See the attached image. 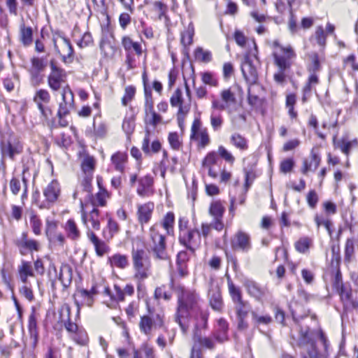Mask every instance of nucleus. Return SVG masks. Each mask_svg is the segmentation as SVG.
<instances>
[{
    "mask_svg": "<svg viewBox=\"0 0 358 358\" xmlns=\"http://www.w3.org/2000/svg\"><path fill=\"white\" fill-rule=\"evenodd\" d=\"M143 83L144 87V122L145 124V136L143 139L142 150L145 154H149L150 151L153 153H157V139L153 140L150 148V130L149 126H152L154 128L157 127V112L154 109V99L152 95V89L157 91V79L152 82V85H150L149 79L147 72L145 71L142 75Z\"/></svg>",
    "mask_w": 358,
    "mask_h": 358,
    "instance_id": "nucleus-1",
    "label": "nucleus"
},
{
    "mask_svg": "<svg viewBox=\"0 0 358 358\" xmlns=\"http://www.w3.org/2000/svg\"><path fill=\"white\" fill-rule=\"evenodd\" d=\"M319 342L322 345V349L318 347L315 341V334L310 331L308 328L301 329L298 345L301 348L309 358H326L328 348L327 339L323 333L320 331L317 334Z\"/></svg>",
    "mask_w": 358,
    "mask_h": 358,
    "instance_id": "nucleus-2",
    "label": "nucleus"
},
{
    "mask_svg": "<svg viewBox=\"0 0 358 358\" xmlns=\"http://www.w3.org/2000/svg\"><path fill=\"white\" fill-rule=\"evenodd\" d=\"M275 46H278L279 52H274L273 55L274 64L277 67V71L273 75L274 80L278 84H283L288 77L292 64V60L296 57V54L290 45L283 47L278 42H274Z\"/></svg>",
    "mask_w": 358,
    "mask_h": 358,
    "instance_id": "nucleus-3",
    "label": "nucleus"
},
{
    "mask_svg": "<svg viewBox=\"0 0 358 358\" xmlns=\"http://www.w3.org/2000/svg\"><path fill=\"white\" fill-rule=\"evenodd\" d=\"M0 150L2 158L8 157L14 160L15 155L23 152V144L19 138L8 129L6 136L0 141Z\"/></svg>",
    "mask_w": 358,
    "mask_h": 358,
    "instance_id": "nucleus-4",
    "label": "nucleus"
},
{
    "mask_svg": "<svg viewBox=\"0 0 358 358\" xmlns=\"http://www.w3.org/2000/svg\"><path fill=\"white\" fill-rule=\"evenodd\" d=\"M131 258L134 268L136 271L135 277L141 280L148 278L146 272L148 257L143 243H138L136 248H132Z\"/></svg>",
    "mask_w": 358,
    "mask_h": 358,
    "instance_id": "nucleus-5",
    "label": "nucleus"
},
{
    "mask_svg": "<svg viewBox=\"0 0 358 358\" xmlns=\"http://www.w3.org/2000/svg\"><path fill=\"white\" fill-rule=\"evenodd\" d=\"M50 67L51 72L48 76V85L52 91L57 92L61 89L62 83L66 77V73L64 69L57 66L55 59H50Z\"/></svg>",
    "mask_w": 358,
    "mask_h": 358,
    "instance_id": "nucleus-6",
    "label": "nucleus"
},
{
    "mask_svg": "<svg viewBox=\"0 0 358 358\" xmlns=\"http://www.w3.org/2000/svg\"><path fill=\"white\" fill-rule=\"evenodd\" d=\"M198 296L194 292L183 290L181 291V294L178 296V308L177 320L181 328L184 329L182 324L180 317H183V313H186L188 308H192L197 302Z\"/></svg>",
    "mask_w": 358,
    "mask_h": 358,
    "instance_id": "nucleus-7",
    "label": "nucleus"
},
{
    "mask_svg": "<svg viewBox=\"0 0 358 358\" xmlns=\"http://www.w3.org/2000/svg\"><path fill=\"white\" fill-rule=\"evenodd\" d=\"M190 138L197 142L199 148H204L210 143V138L206 128L202 127L199 119L194 120L191 127Z\"/></svg>",
    "mask_w": 358,
    "mask_h": 358,
    "instance_id": "nucleus-8",
    "label": "nucleus"
},
{
    "mask_svg": "<svg viewBox=\"0 0 358 358\" xmlns=\"http://www.w3.org/2000/svg\"><path fill=\"white\" fill-rule=\"evenodd\" d=\"M333 287L340 295L343 303L351 301L352 289L349 284L343 282L342 274L340 270H337L333 282Z\"/></svg>",
    "mask_w": 358,
    "mask_h": 358,
    "instance_id": "nucleus-9",
    "label": "nucleus"
},
{
    "mask_svg": "<svg viewBox=\"0 0 358 358\" xmlns=\"http://www.w3.org/2000/svg\"><path fill=\"white\" fill-rule=\"evenodd\" d=\"M231 245L234 250L248 252L252 248L250 236L245 232L239 231L231 238Z\"/></svg>",
    "mask_w": 358,
    "mask_h": 358,
    "instance_id": "nucleus-10",
    "label": "nucleus"
},
{
    "mask_svg": "<svg viewBox=\"0 0 358 358\" xmlns=\"http://www.w3.org/2000/svg\"><path fill=\"white\" fill-rule=\"evenodd\" d=\"M208 300L211 308L216 311L220 312L223 308V300L220 289L217 283L213 280L209 282Z\"/></svg>",
    "mask_w": 358,
    "mask_h": 358,
    "instance_id": "nucleus-11",
    "label": "nucleus"
},
{
    "mask_svg": "<svg viewBox=\"0 0 358 358\" xmlns=\"http://www.w3.org/2000/svg\"><path fill=\"white\" fill-rule=\"evenodd\" d=\"M224 211L225 208L220 201H214L210 204L209 214L213 217L212 226L217 231H221L224 228L222 219Z\"/></svg>",
    "mask_w": 358,
    "mask_h": 358,
    "instance_id": "nucleus-12",
    "label": "nucleus"
},
{
    "mask_svg": "<svg viewBox=\"0 0 358 358\" xmlns=\"http://www.w3.org/2000/svg\"><path fill=\"white\" fill-rule=\"evenodd\" d=\"M220 96L222 102L217 99L212 100V108L214 110H227L231 104L236 102L235 94L231 89H226L221 92Z\"/></svg>",
    "mask_w": 358,
    "mask_h": 358,
    "instance_id": "nucleus-13",
    "label": "nucleus"
},
{
    "mask_svg": "<svg viewBox=\"0 0 358 358\" xmlns=\"http://www.w3.org/2000/svg\"><path fill=\"white\" fill-rule=\"evenodd\" d=\"M241 71L249 85H255L257 83L258 73L248 55L244 57V61L241 65Z\"/></svg>",
    "mask_w": 358,
    "mask_h": 358,
    "instance_id": "nucleus-14",
    "label": "nucleus"
},
{
    "mask_svg": "<svg viewBox=\"0 0 358 358\" xmlns=\"http://www.w3.org/2000/svg\"><path fill=\"white\" fill-rule=\"evenodd\" d=\"M200 236V232L198 230H187L180 233L179 241L191 253H194L195 248L197 243L194 240V236Z\"/></svg>",
    "mask_w": 358,
    "mask_h": 358,
    "instance_id": "nucleus-15",
    "label": "nucleus"
},
{
    "mask_svg": "<svg viewBox=\"0 0 358 358\" xmlns=\"http://www.w3.org/2000/svg\"><path fill=\"white\" fill-rule=\"evenodd\" d=\"M28 331L30 336V338L33 341V347L35 348L38 342L39 333L38 329L37 320L36 317V308L34 306L31 307V312L29 316Z\"/></svg>",
    "mask_w": 358,
    "mask_h": 358,
    "instance_id": "nucleus-16",
    "label": "nucleus"
},
{
    "mask_svg": "<svg viewBox=\"0 0 358 358\" xmlns=\"http://www.w3.org/2000/svg\"><path fill=\"white\" fill-rule=\"evenodd\" d=\"M138 182L139 186L137 189V192L139 195L148 196L154 194V179L152 176L147 175L141 178Z\"/></svg>",
    "mask_w": 358,
    "mask_h": 358,
    "instance_id": "nucleus-17",
    "label": "nucleus"
},
{
    "mask_svg": "<svg viewBox=\"0 0 358 358\" xmlns=\"http://www.w3.org/2000/svg\"><path fill=\"white\" fill-rule=\"evenodd\" d=\"M60 194L59 184L56 180H52L43 190V195L48 203H53L59 198Z\"/></svg>",
    "mask_w": 358,
    "mask_h": 358,
    "instance_id": "nucleus-18",
    "label": "nucleus"
},
{
    "mask_svg": "<svg viewBox=\"0 0 358 358\" xmlns=\"http://www.w3.org/2000/svg\"><path fill=\"white\" fill-rule=\"evenodd\" d=\"M248 294L259 301L263 300L268 290L264 287H261L254 281H248L245 284Z\"/></svg>",
    "mask_w": 358,
    "mask_h": 358,
    "instance_id": "nucleus-19",
    "label": "nucleus"
},
{
    "mask_svg": "<svg viewBox=\"0 0 358 358\" xmlns=\"http://www.w3.org/2000/svg\"><path fill=\"white\" fill-rule=\"evenodd\" d=\"M15 245L17 247L20 254L23 256L27 255L29 252L40 250L38 242L34 239L23 242H15Z\"/></svg>",
    "mask_w": 358,
    "mask_h": 358,
    "instance_id": "nucleus-20",
    "label": "nucleus"
},
{
    "mask_svg": "<svg viewBox=\"0 0 358 358\" xmlns=\"http://www.w3.org/2000/svg\"><path fill=\"white\" fill-rule=\"evenodd\" d=\"M122 45L126 53L136 54L139 56L142 54L141 43L134 41L129 36H125L122 39Z\"/></svg>",
    "mask_w": 358,
    "mask_h": 358,
    "instance_id": "nucleus-21",
    "label": "nucleus"
},
{
    "mask_svg": "<svg viewBox=\"0 0 358 358\" xmlns=\"http://www.w3.org/2000/svg\"><path fill=\"white\" fill-rule=\"evenodd\" d=\"M229 323L224 318L217 320V329L215 334V339L219 343H223L228 340Z\"/></svg>",
    "mask_w": 358,
    "mask_h": 358,
    "instance_id": "nucleus-22",
    "label": "nucleus"
},
{
    "mask_svg": "<svg viewBox=\"0 0 358 358\" xmlns=\"http://www.w3.org/2000/svg\"><path fill=\"white\" fill-rule=\"evenodd\" d=\"M189 255L187 251H180L177 255V270L181 277L188 274L187 263L189 261Z\"/></svg>",
    "mask_w": 358,
    "mask_h": 358,
    "instance_id": "nucleus-23",
    "label": "nucleus"
},
{
    "mask_svg": "<svg viewBox=\"0 0 358 358\" xmlns=\"http://www.w3.org/2000/svg\"><path fill=\"white\" fill-rule=\"evenodd\" d=\"M310 155L311 159L310 162L308 159L303 161L301 169L303 174H306L308 171H315L320 164L321 159L313 150L311 151Z\"/></svg>",
    "mask_w": 358,
    "mask_h": 358,
    "instance_id": "nucleus-24",
    "label": "nucleus"
},
{
    "mask_svg": "<svg viewBox=\"0 0 358 358\" xmlns=\"http://www.w3.org/2000/svg\"><path fill=\"white\" fill-rule=\"evenodd\" d=\"M252 322L256 327L268 326L273 322L272 317L268 314H261L257 310L251 312Z\"/></svg>",
    "mask_w": 358,
    "mask_h": 358,
    "instance_id": "nucleus-25",
    "label": "nucleus"
},
{
    "mask_svg": "<svg viewBox=\"0 0 358 358\" xmlns=\"http://www.w3.org/2000/svg\"><path fill=\"white\" fill-rule=\"evenodd\" d=\"M154 204H145L138 208V215L141 223H147L151 218Z\"/></svg>",
    "mask_w": 358,
    "mask_h": 358,
    "instance_id": "nucleus-26",
    "label": "nucleus"
},
{
    "mask_svg": "<svg viewBox=\"0 0 358 358\" xmlns=\"http://www.w3.org/2000/svg\"><path fill=\"white\" fill-rule=\"evenodd\" d=\"M20 41L24 46H29L33 42V29L26 27L24 24L20 25Z\"/></svg>",
    "mask_w": 358,
    "mask_h": 358,
    "instance_id": "nucleus-27",
    "label": "nucleus"
},
{
    "mask_svg": "<svg viewBox=\"0 0 358 358\" xmlns=\"http://www.w3.org/2000/svg\"><path fill=\"white\" fill-rule=\"evenodd\" d=\"M108 261L111 266H115L120 268H125L129 265L127 257L120 253L109 257Z\"/></svg>",
    "mask_w": 358,
    "mask_h": 358,
    "instance_id": "nucleus-28",
    "label": "nucleus"
},
{
    "mask_svg": "<svg viewBox=\"0 0 358 358\" xmlns=\"http://www.w3.org/2000/svg\"><path fill=\"white\" fill-rule=\"evenodd\" d=\"M230 143L240 150H245L248 148L247 139L238 133H234L230 136Z\"/></svg>",
    "mask_w": 358,
    "mask_h": 358,
    "instance_id": "nucleus-29",
    "label": "nucleus"
},
{
    "mask_svg": "<svg viewBox=\"0 0 358 358\" xmlns=\"http://www.w3.org/2000/svg\"><path fill=\"white\" fill-rule=\"evenodd\" d=\"M65 230L67 234V236L72 240H77L80 236V231L78 230L76 223L73 219L67 220L65 226Z\"/></svg>",
    "mask_w": 358,
    "mask_h": 358,
    "instance_id": "nucleus-30",
    "label": "nucleus"
},
{
    "mask_svg": "<svg viewBox=\"0 0 358 358\" xmlns=\"http://www.w3.org/2000/svg\"><path fill=\"white\" fill-rule=\"evenodd\" d=\"M73 107L74 100L71 102V101H69L68 99H64V98H62V101L59 104V108L57 114V117L62 120L69 113L70 110Z\"/></svg>",
    "mask_w": 358,
    "mask_h": 358,
    "instance_id": "nucleus-31",
    "label": "nucleus"
},
{
    "mask_svg": "<svg viewBox=\"0 0 358 358\" xmlns=\"http://www.w3.org/2000/svg\"><path fill=\"white\" fill-rule=\"evenodd\" d=\"M153 325L154 320L150 316L143 315L141 317L139 328L141 332L146 335H149L151 333Z\"/></svg>",
    "mask_w": 358,
    "mask_h": 358,
    "instance_id": "nucleus-32",
    "label": "nucleus"
},
{
    "mask_svg": "<svg viewBox=\"0 0 358 358\" xmlns=\"http://www.w3.org/2000/svg\"><path fill=\"white\" fill-rule=\"evenodd\" d=\"M318 77L316 73H310L308 83L303 88V95L302 100L303 102L306 101L307 97L310 95L311 90L318 83Z\"/></svg>",
    "mask_w": 358,
    "mask_h": 358,
    "instance_id": "nucleus-33",
    "label": "nucleus"
},
{
    "mask_svg": "<svg viewBox=\"0 0 358 358\" xmlns=\"http://www.w3.org/2000/svg\"><path fill=\"white\" fill-rule=\"evenodd\" d=\"M194 55L195 59L201 62L208 63L212 60L211 52L201 47H197L195 49Z\"/></svg>",
    "mask_w": 358,
    "mask_h": 358,
    "instance_id": "nucleus-34",
    "label": "nucleus"
},
{
    "mask_svg": "<svg viewBox=\"0 0 358 358\" xmlns=\"http://www.w3.org/2000/svg\"><path fill=\"white\" fill-rule=\"evenodd\" d=\"M194 34V27L189 24L187 29L181 33L180 43L185 48L192 43Z\"/></svg>",
    "mask_w": 358,
    "mask_h": 358,
    "instance_id": "nucleus-35",
    "label": "nucleus"
},
{
    "mask_svg": "<svg viewBox=\"0 0 358 358\" xmlns=\"http://www.w3.org/2000/svg\"><path fill=\"white\" fill-rule=\"evenodd\" d=\"M355 258V240L349 238L346 240L345 245V261L347 262H352Z\"/></svg>",
    "mask_w": 358,
    "mask_h": 358,
    "instance_id": "nucleus-36",
    "label": "nucleus"
},
{
    "mask_svg": "<svg viewBox=\"0 0 358 358\" xmlns=\"http://www.w3.org/2000/svg\"><path fill=\"white\" fill-rule=\"evenodd\" d=\"M127 159V156L120 152L113 154L111 156V162L115 165V169L121 173L124 171V162Z\"/></svg>",
    "mask_w": 358,
    "mask_h": 358,
    "instance_id": "nucleus-37",
    "label": "nucleus"
},
{
    "mask_svg": "<svg viewBox=\"0 0 358 358\" xmlns=\"http://www.w3.org/2000/svg\"><path fill=\"white\" fill-rule=\"evenodd\" d=\"M194 345H196L199 349V348L197 346V344H199V346L204 347L209 350H213L215 348L214 341L208 337H201V336L195 334L194 336Z\"/></svg>",
    "mask_w": 358,
    "mask_h": 358,
    "instance_id": "nucleus-38",
    "label": "nucleus"
},
{
    "mask_svg": "<svg viewBox=\"0 0 358 358\" xmlns=\"http://www.w3.org/2000/svg\"><path fill=\"white\" fill-rule=\"evenodd\" d=\"M229 292L234 304L244 301L242 299V294L240 289L234 285V284L228 282Z\"/></svg>",
    "mask_w": 358,
    "mask_h": 358,
    "instance_id": "nucleus-39",
    "label": "nucleus"
},
{
    "mask_svg": "<svg viewBox=\"0 0 358 358\" xmlns=\"http://www.w3.org/2000/svg\"><path fill=\"white\" fill-rule=\"evenodd\" d=\"M95 169V159L92 156H86L81 164V169L86 174L92 173Z\"/></svg>",
    "mask_w": 358,
    "mask_h": 358,
    "instance_id": "nucleus-40",
    "label": "nucleus"
},
{
    "mask_svg": "<svg viewBox=\"0 0 358 358\" xmlns=\"http://www.w3.org/2000/svg\"><path fill=\"white\" fill-rule=\"evenodd\" d=\"M357 141L355 140L353 141H346L343 139L341 141H338L336 142L334 141V145L336 148H339L344 154L347 156L349 155L350 151L353 145H357Z\"/></svg>",
    "mask_w": 358,
    "mask_h": 358,
    "instance_id": "nucleus-41",
    "label": "nucleus"
},
{
    "mask_svg": "<svg viewBox=\"0 0 358 358\" xmlns=\"http://www.w3.org/2000/svg\"><path fill=\"white\" fill-rule=\"evenodd\" d=\"M236 317H247L250 310V306L247 301H242L234 304Z\"/></svg>",
    "mask_w": 358,
    "mask_h": 358,
    "instance_id": "nucleus-42",
    "label": "nucleus"
},
{
    "mask_svg": "<svg viewBox=\"0 0 358 358\" xmlns=\"http://www.w3.org/2000/svg\"><path fill=\"white\" fill-rule=\"evenodd\" d=\"M45 224H46V226H45L46 236L50 242H54L56 230L57 228V223L55 221H51V220H47Z\"/></svg>",
    "mask_w": 358,
    "mask_h": 358,
    "instance_id": "nucleus-43",
    "label": "nucleus"
},
{
    "mask_svg": "<svg viewBox=\"0 0 358 358\" xmlns=\"http://www.w3.org/2000/svg\"><path fill=\"white\" fill-rule=\"evenodd\" d=\"M107 194H103L101 192H97L94 196L93 194H90L89 199L92 206H101L103 207L106 205L107 202L106 197Z\"/></svg>",
    "mask_w": 358,
    "mask_h": 358,
    "instance_id": "nucleus-44",
    "label": "nucleus"
},
{
    "mask_svg": "<svg viewBox=\"0 0 358 358\" xmlns=\"http://www.w3.org/2000/svg\"><path fill=\"white\" fill-rule=\"evenodd\" d=\"M315 222L317 224V228L319 229L321 226H323L327 231H328V234L330 236L332 235V230L331 227L333 225L331 220L329 219L324 218L322 216L316 215L315 217Z\"/></svg>",
    "mask_w": 358,
    "mask_h": 358,
    "instance_id": "nucleus-45",
    "label": "nucleus"
},
{
    "mask_svg": "<svg viewBox=\"0 0 358 358\" xmlns=\"http://www.w3.org/2000/svg\"><path fill=\"white\" fill-rule=\"evenodd\" d=\"M67 320L64 322V326L69 333L76 334L78 331V326L76 323L73 322L71 320V308L69 306H66Z\"/></svg>",
    "mask_w": 358,
    "mask_h": 358,
    "instance_id": "nucleus-46",
    "label": "nucleus"
},
{
    "mask_svg": "<svg viewBox=\"0 0 358 358\" xmlns=\"http://www.w3.org/2000/svg\"><path fill=\"white\" fill-rule=\"evenodd\" d=\"M202 82L211 87H217L218 80L215 75L209 71L203 72L201 73Z\"/></svg>",
    "mask_w": 358,
    "mask_h": 358,
    "instance_id": "nucleus-47",
    "label": "nucleus"
},
{
    "mask_svg": "<svg viewBox=\"0 0 358 358\" xmlns=\"http://www.w3.org/2000/svg\"><path fill=\"white\" fill-rule=\"evenodd\" d=\"M31 66L34 69L32 71L42 72L47 66L45 58L34 57L31 59Z\"/></svg>",
    "mask_w": 358,
    "mask_h": 358,
    "instance_id": "nucleus-48",
    "label": "nucleus"
},
{
    "mask_svg": "<svg viewBox=\"0 0 358 358\" xmlns=\"http://www.w3.org/2000/svg\"><path fill=\"white\" fill-rule=\"evenodd\" d=\"M174 220V214L172 212H169L166 213L162 222V226L166 230L167 234H169L173 231Z\"/></svg>",
    "mask_w": 358,
    "mask_h": 358,
    "instance_id": "nucleus-49",
    "label": "nucleus"
},
{
    "mask_svg": "<svg viewBox=\"0 0 358 358\" xmlns=\"http://www.w3.org/2000/svg\"><path fill=\"white\" fill-rule=\"evenodd\" d=\"M219 157L215 151L208 152L205 158L202 161L203 167L212 166L213 164H216Z\"/></svg>",
    "mask_w": 358,
    "mask_h": 358,
    "instance_id": "nucleus-50",
    "label": "nucleus"
},
{
    "mask_svg": "<svg viewBox=\"0 0 358 358\" xmlns=\"http://www.w3.org/2000/svg\"><path fill=\"white\" fill-rule=\"evenodd\" d=\"M30 224L32 228L33 232L36 235H40L41 233L42 222L37 215L33 213L30 217Z\"/></svg>",
    "mask_w": 358,
    "mask_h": 358,
    "instance_id": "nucleus-51",
    "label": "nucleus"
},
{
    "mask_svg": "<svg viewBox=\"0 0 358 358\" xmlns=\"http://www.w3.org/2000/svg\"><path fill=\"white\" fill-rule=\"evenodd\" d=\"M171 103L173 106H179V113H183L182 107V91L180 89H177L173 95L171 96Z\"/></svg>",
    "mask_w": 358,
    "mask_h": 358,
    "instance_id": "nucleus-52",
    "label": "nucleus"
},
{
    "mask_svg": "<svg viewBox=\"0 0 358 358\" xmlns=\"http://www.w3.org/2000/svg\"><path fill=\"white\" fill-rule=\"evenodd\" d=\"M223 123V120L220 114H216L214 111H212L210 115V124L213 129L216 131L220 129Z\"/></svg>",
    "mask_w": 358,
    "mask_h": 358,
    "instance_id": "nucleus-53",
    "label": "nucleus"
},
{
    "mask_svg": "<svg viewBox=\"0 0 358 358\" xmlns=\"http://www.w3.org/2000/svg\"><path fill=\"white\" fill-rule=\"evenodd\" d=\"M55 143L60 148L67 149L71 145V138L64 133L61 134L60 137L55 138Z\"/></svg>",
    "mask_w": 358,
    "mask_h": 358,
    "instance_id": "nucleus-54",
    "label": "nucleus"
},
{
    "mask_svg": "<svg viewBox=\"0 0 358 358\" xmlns=\"http://www.w3.org/2000/svg\"><path fill=\"white\" fill-rule=\"evenodd\" d=\"M92 173H88L86 174L85 176L83 178L82 181V186L83 188V191L88 193V197L92 194Z\"/></svg>",
    "mask_w": 358,
    "mask_h": 358,
    "instance_id": "nucleus-55",
    "label": "nucleus"
},
{
    "mask_svg": "<svg viewBox=\"0 0 358 358\" xmlns=\"http://www.w3.org/2000/svg\"><path fill=\"white\" fill-rule=\"evenodd\" d=\"M310 241L308 238L299 239L295 244V248L299 252L304 253L309 249Z\"/></svg>",
    "mask_w": 358,
    "mask_h": 358,
    "instance_id": "nucleus-56",
    "label": "nucleus"
},
{
    "mask_svg": "<svg viewBox=\"0 0 358 358\" xmlns=\"http://www.w3.org/2000/svg\"><path fill=\"white\" fill-rule=\"evenodd\" d=\"M218 155L224 159L227 162L233 164L235 161L234 157L228 151L224 146L220 145L218 147Z\"/></svg>",
    "mask_w": 358,
    "mask_h": 358,
    "instance_id": "nucleus-57",
    "label": "nucleus"
},
{
    "mask_svg": "<svg viewBox=\"0 0 358 358\" xmlns=\"http://www.w3.org/2000/svg\"><path fill=\"white\" fill-rule=\"evenodd\" d=\"M165 249V237L160 236L159 241L158 243V259H168L169 255L164 252Z\"/></svg>",
    "mask_w": 358,
    "mask_h": 358,
    "instance_id": "nucleus-58",
    "label": "nucleus"
},
{
    "mask_svg": "<svg viewBox=\"0 0 358 358\" xmlns=\"http://www.w3.org/2000/svg\"><path fill=\"white\" fill-rule=\"evenodd\" d=\"M19 274H26L29 276H34V272L31 268V262L24 260L22 261V265L18 268Z\"/></svg>",
    "mask_w": 358,
    "mask_h": 358,
    "instance_id": "nucleus-59",
    "label": "nucleus"
},
{
    "mask_svg": "<svg viewBox=\"0 0 358 358\" xmlns=\"http://www.w3.org/2000/svg\"><path fill=\"white\" fill-rule=\"evenodd\" d=\"M93 127L94 129V134L96 138H102L106 136L107 133V128L104 123L99 124L97 128H96L95 118H94Z\"/></svg>",
    "mask_w": 358,
    "mask_h": 358,
    "instance_id": "nucleus-60",
    "label": "nucleus"
},
{
    "mask_svg": "<svg viewBox=\"0 0 358 358\" xmlns=\"http://www.w3.org/2000/svg\"><path fill=\"white\" fill-rule=\"evenodd\" d=\"M37 99L44 103H48L50 100V96L48 90L44 89L38 90L36 93L34 101H37Z\"/></svg>",
    "mask_w": 358,
    "mask_h": 358,
    "instance_id": "nucleus-61",
    "label": "nucleus"
},
{
    "mask_svg": "<svg viewBox=\"0 0 358 358\" xmlns=\"http://www.w3.org/2000/svg\"><path fill=\"white\" fill-rule=\"evenodd\" d=\"M93 43L92 36L90 32H85L82 38L77 43V45L83 48L90 45Z\"/></svg>",
    "mask_w": 358,
    "mask_h": 358,
    "instance_id": "nucleus-62",
    "label": "nucleus"
},
{
    "mask_svg": "<svg viewBox=\"0 0 358 358\" xmlns=\"http://www.w3.org/2000/svg\"><path fill=\"white\" fill-rule=\"evenodd\" d=\"M94 245L96 254L99 257H103L104 255V254L106 253L109 250L108 246L102 240L101 241H99V243H96Z\"/></svg>",
    "mask_w": 358,
    "mask_h": 358,
    "instance_id": "nucleus-63",
    "label": "nucleus"
},
{
    "mask_svg": "<svg viewBox=\"0 0 358 358\" xmlns=\"http://www.w3.org/2000/svg\"><path fill=\"white\" fill-rule=\"evenodd\" d=\"M294 165V160L292 159H287L282 161L280 164V171L285 173L290 172Z\"/></svg>",
    "mask_w": 358,
    "mask_h": 358,
    "instance_id": "nucleus-64",
    "label": "nucleus"
}]
</instances>
